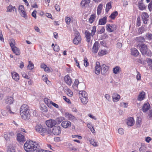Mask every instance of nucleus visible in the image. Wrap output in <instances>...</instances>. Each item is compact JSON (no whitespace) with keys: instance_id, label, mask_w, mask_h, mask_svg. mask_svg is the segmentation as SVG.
Here are the masks:
<instances>
[{"instance_id":"nucleus-1","label":"nucleus","mask_w":152,"mask_h":152,"mask_svg":"<svg viewBox=\"0 0 152 152\" xmlns=\"http://www.w3.org/2000/svg\"><path fill=\"white\" fill-rule=\"evenodd\" d=\"M39 147L38 142L30 141H27L25 143L23 147L27 152H37Z\"/></svg>"},{"instance_id":"nucleus-2","label":"nucleus","mask_w":152,"mask_h":152,"mask_svg":"<svg viewBox=\"0 0 152 152\" xmlns=\"http://www.w3.org/2000/svg\"><path fill=\"white\" fill-rule=\"evenodd\" d=\"M35 129L37 132L40 133L42 136L51 134V129L49 128L47 129L45 127H42L41 125H36L35 127Z\"/></svg>"},{"instance_id":"nucleus-3","label":"nucleus","mask_w":152,"mask_h":152,"mask_svg":"<svg viewBox=\"0 0 152 152\" xmlns=\"http://www.w3.org/2000/svg\"><path fill=\"white\" fill-rule=\"evenodd\" d=\"M96 31V27L95 26L92 27L91 33L88 30L85 31V34L87 42H90L91 37H93L95 35Z\"/></svg>"},{"instance_id":"nucleus-4","label":"nucleus","mask_w":152,"mask_h":152,"mask_svg":"<svg viewBox=\"0 0 152 152\" xmlns=\"http://www.w3.org/2000/svg\"><path fill=\"white\" fill-rule=\"evenodd\" d=\"M81 42V38L80 33L78 32H77L76 33L75 37L73 39V42L74 44L76 45H77L80 44Z\"/></svg>"},{"instance_id":"nucleus-5","label":"nucleus","mask_w":152,"mask_h":152,"mask_svg":"<svg viewBox=\"0 0 152 152\" xmlns=\"http://www.w3.org/2000/svg\"><path fill=\"white\" fill-rule=\"evenodd\" d=\"M117 28V26L115 24H107L106 25V30L109 32L114 31Z\"/></svg>"},{"instance_id":"nucleus-6","label":"nucleus","mask_w":152,"mask_h":152,"mask_svg":"<svg viewBox=\"0 0 152 152\" xmlns=\"http://www.w3.org/2000/svg\"><path fill=\"white\" fill-rule=\"evenodd\" d=\"M55 135H57L60 134L61 132V127L58 126H55L51 130V132Z\"/></svg>"},{"instance_id":"nucleus-7","label":"nucleus","mask_w":152,"mask_h":152,"mask_svg":"<svg viewBox=\"0 0 152 152\" xmlns=\"http://www.w3.org/2000/svg\"><path fill=\"white\" fill-rule=\"evenodd\" d=\"M57 122L53 120H49L46 121V124L48 128L47 129L50 128L52 127L55 124H56Z\"/></svg>"},{"instance_id":"nucleus-8","label":"nucleus","mask_w":152,"mask_h":152,"mask_svg":"<svg viewBox=\"0 0 152 152\" xmlns=\"http://www.w3.org/2000/svg\"><path fill=\"white\" fill-rule=\"evenodd\" d=\"M137 46L140 49V51L142 55L145 54V52L148 49L147 46L144 44H138Z\"/></svg>"},{"instance_id":"nucleus-9","label":"nucleus","mask_w":152,"mask_h":152,"mask_svg":"<svg viewBox=\"0 0 152 152\" xmlns=\"http://www.w3.org/2000/svg\"><path fill=\"white\" fill-rule=\"evenodd\" d=\"M141 17L143 23L144 24L147 23V22L149 19V17L148 14L145 12L142 13Z\"/></svg>"},{"instance_id":"nucleus-10","label":"nucleus","mask_w":152,"mask_h":152,"mask_svg":"<svg viewBox=\"0 0 152 152\" xmlns=\"http://www.w3.org/2000/svg\"><path fill=\"white\" fill-rule=\"evenodd\" d=\"M29 110H30L28 109V105L26 104H23L20 107V114L21 113L22 115H23L24 113H25V112Z\"/></svg>"},{"instance_id":"nucleus-11","label":"nucleus","mask_w":152,"mask_h":152,"mask_svg":"<svg viewBox=\"0 0 152 152\" xmlns=\"http://www.w3.org/2000/svg\"><path fill=\"white\" fill-rule=\"evenodd\" d=\"M29 112L30 110L27 111L26 112H25V113H24L23 115H22L21 113L20 114L22 118L25 120L29 119L31 116L30 113Z\"/></svg>"},{"instance_id":"nucleus-12","label":"nucleus","mask_w":152,"mask_h":152,"mask_svg":"<svg viewBox=\"0 0 152 152\" xmlns=\"http://www.w3.org/2000/svg\"><path fill=\"white\" fill-rule=\"evenodd\" d=\"M150 105L148 102L145 103L142 107V110L144 113H146L150 108Z\"/></svg>"},{"instance_id":"nucleus-13","label":"nucleus","mask_w":152,"mask_h":152,"mask_svg":"<svg viewBox=\"0 0 152 152\" xmlns=\"http://www.w3.org/2000/svg\"><path fill=\"white\" fill-rule=\"evenodd\" d=\"M101 68L100 63L97 62L96 63V65L95 68V73L96 75H99L101 71Z\"/></svg>"},{"instance_id":"nucleus-14","label":"nucleus","mask_w":152,"mask_h":152,"mask_svg":"<svg viewBox=\"0 0 152 152\" xmlns=\"http://www.w3.org/2000/svg\"><path fill=\"white\" fill-rule=\"evenodd\" d=\"M17 140L20 142L25 141L26 139L24 136L21 133H18L17 135Z\"/></svg>"},{"instance_id":"nucleus-15","label":"nucleus","mask_w":152,"mask_h":152,"mask_svg":"<svg viewBox=\"0 0 152 152\" xmlns=\"http://www.w3.org/2000/svg\"><path fill=\"white\" fill-rule=\"evenodd\" d=\"M65 117L67 118L68 120L70 121H75L76 119V118L74 116L72 115L69 113H66L65 114Z\"/></svg>"},{"instance_id":"nucleus-16","label":"nucleus","mask_w":152,"mask_h":152,"mask_svg":"<svg viewBox=\"0 0 152 152\" xmlns=\"http://www.w3.org/2000/svg\"><path fill=\"white\" fill-rule=\"evenodd\" d=\"M101 72L102 75H105L109 69L108 66H106L105 64H103L101 68Z\"/></svg>"},{"instance_id":"nucleus-17","label":"nucleus","mask_w":152,"mask_h":152,"mask_svg":"<svg viewBox=\"0 0 152 152\" xmlns=\"http://www.w3.org/2000/svg\"><path fill=\"white\" fill-rule=\"evenodd\" d=\"M90 1L91 0H83L80 3L82 7L85 8L88 6Z\"/></svg>"},{"instance_id":"nucleus-18","label":"nucleus","mask_w":152,"mask_h":152,"mask_svg":"<svg viewBox=\"0 0 152 152\" xmlns=\"http://www.w3.org/2000/svg\"><path fill=\"white\" fill-rule=\"evenodd\" d=\"M113 101L115 102H117L118 101L120 98V95L118 94L115 93L113 94L112 96Z\"/></svg>"},{"instance_id":"nucleus-19","label":"nucleus","mask_w":152,"mask_h":152,"mask_svg":"<svg viewBox=\"0 0 152 152\" xmlns=\"http://www.w3.org/2000/svg\"><path fill=\"white\" fill-rule=\"evenodd\" d=\"M99 43L98 42H95L94 45L92 49L93 52L94 53H97L99 49Z\"/></svg>"},{"instance_id":"nucleus-20","label":"nucleus","mask_w":152,"mask_h":152,"mask_svg":"<svg viewBox=\"0 0 152 152\" xmlns=\"http://www.w3.org/2000/svg\"><path fill=\"white\" fill-rule=\"evenodd\" d=\"M71 123L69 121H64L62 122L61 126L65 128L70 127L71 126Z\"/></svg>"},{"instance_id":"nucleus-21","label":"nucleus","mask_w":152,"mask_h":152,"mask_svg":"<svg viewBox=\"0 0 152 152\" xmlns=\"http://www.w3.org/2000/svg\"><path fill=\"white\" fill-rule=\"evenodd\" d=\"M147 30V27L145 25L142 26L141 27L138 29L137 33L139 34H141Z\"/></svg>"},{"instance_id":"nucleus-22","label":"nucleus","mask_w":152,"mask_h":152,"mask_svg":"<svg viewBox=\"0 0 152 152\" xmlns=\"http://www.w3.org/2000/svg\"><path fill=\"white\" fill-rule=\"evenodd\" d=\"M127 124L129 126H133L134 124V120L132 117L128 118L127 121Z\"/></svg>"},{"instance_id":"nucleus-23","label":"nucleus","mask_w":152,"mask_h":152,"mask_svg":"<svg viewBox=\"0 0 152 152\" xmlns=\"http://www.w3.org/2000/svg\"><path fill=\"white\" fill-rule=\"evenodd\" d=\"M11 75L13 79L16 81H18L19 79V76L18 74L15 72L11 73Z\"/></svg>"},{"instance_id":"nucleus-24","label":"nucleus","mask_w":152,"mask_h":152,"mask_svg":"<svg viewBox=\"0 0 152 152\" xmlns=\"http://www.w3.org/2000/svg\"><path fill=\"white\" fill-rule=\"evenodd\" d=\"M64 80L69 85H70L72 83V80L70 77L68 75H66L64 77Z\"/></svg>"},{"instance_id":"nucleus-25","label":"nucleus","mask_w":152,"mask_h":152,"mask_svg":"<svg viewBox=\"0 0 152 152\" xmlns=\"http://www.w3.org/2000/svg\"><path fill=\"white\" fill-rule=\"evenodd\" d=\"M107 17L105 16L99 19L98 25H104L105 24L107 21Z\"/></svg>"},{"instance_id":"nucleus-26","label":"nucleus","mask_w":152,"mask_h":152,"mask_svg":"<svg viewBox=\"0 0 152 152\" xmlns=\"http://www.w3.org/2000/svg\"><path fill=\"white\" fill-rule=\"evenodd\" d=\"M131 53L132 55L136 57L139 55V53L137 49L134 48L131 49Z\"/></svg>"},{"instance_id":"nucleus-27","label":"nucleus","mask_w":152,"mask_h":152,"mask_svg":"<svg viewBox=\"0 0 152 152\" xmlns=\"http://www.w3.org/2000/svg\"><path fill=\"white\" fill-rule=\"evenodd\" d=\"M13 99L11 97H7L5 100V102L7 104H11L13 103Z\"/></svg>"},{"instance_id":"nucleus-28","label":"nucleus","mask_w":152,"mask_h":152,"mask_svg":"<svg viewBox=\"0 0 152 152\" xmlns=\"http://www.w3.org/2000/svg\"><path fill=\"white\" fill-rule=\"evenodd\" d=\"M145 93L144 92H142L140 93L138 95L137 99L139 101H142L145 98Z\"/></svg>"},{"instance_id":"nucleus-29","label":"nucleus","mask_w":152,"mask_h":152,"mask_svg":"<svg viewBox=\"0 0 152 152\" xmlns=\"http://www.w3.org/2000/svg\"><path fill=\"white\" fill-rule=\"evenodd\" d=\"M82 96H80V98L82 103L83 104H87L88 101V99L87 97H84Z\"/></svg>"},{"instance_id":"nucleus-30","label":"nucleus","mask_w":152,"mask_h":152,"mask_svg":"<svg viewBox=\"0 0 152 152\" xmlns=\"http://www.w3.org/2000/svg\"><path fill=\"white\" fill-rule=\"evenodd\" d=\"M79 96L80 98V96H82V97H87L88 96V94L86 91H80L79 92Z\"/></svg>"},{"instance_id":"nucleus-31","label":"nucleus","mask_w":152,"mask_h":152,"mask_svg":"<svg viewBox=\"0 0 152 152\" xmlns=\"http://www.w3.org/2000/svg\"><path fill=\"white\" fill-rule=\"evenodd\" d=\"M138 7L140 10H141L145 9L146 7L143 3L141 2H139Z\"/></svg>"},{"instance_id":"nucleus-32","label":"nucleus","mask_w":152,"mask_h":152,"mask_svg":"<svg viewBox=\"0 0 152 152\" xmlns=\"http://www.w3.org/2000/svg\"><path fill=\"white\" fill-rule=\"evenodd\" d=\"M118 12L116 11H115L111 14V15L109 16V17L112 20H114L115 17L118 15Z\"/></svg>"},{"instance_id":"nucleus-33","label":"nucleus","mask_w":152,"mask_h":152,"mask_svg":"<svg viewBox=\"0 0 152 152\" xmlns=\"http://www.w3.org/2000/svg\"><path fill=\"white\" fill-rule=\"evenodd\" d=\"M13 52L17 55H20V52L19 50L17 47H14L12 49Z\"/></svg>"},{"instance_id":"nucleus-34","label":"nucleus","mask_w":152,"mask_h":152,"mask_svg":"<svg viewBox=\"0 0 152 152\" xmlns=\"http://www.w3.org/2000/svg\"><path fill=\"white\" fill-rule=\"evenodd\" d=\"M120 68L118 66H117L113 68V71L115 74H117L119 72Z\"/></svg>"},{"instance_id":"nucleus-35","label":"nucleus","mask_w":152,"mask_h":152,"mask_svg":"<svg viewBox=\"0 0 152 152\" xmlns=\"http://www.w3.org/2000/svg\"><path fill=\"white\" fill-rule=\"evenodd\" d=\"M136 40L138 42H143L145 41V39L143 37H139L136 38Z\"/></svg>"},{"instance_id":"nucleus-36","label":"nucleus","mask_w":152,"mask_h":152,"mask_svg":"<svg viewBox=\"0 0 152 152\" xmlns=\"http://www.w3.org/2000/svg\"><path fill=\"white\" fill-rule=\"evenodd\" d=\"M141 119L140 117H137V119L136 121V125L137 127H139L141 126Z\"/></svg>"},{"instance_id":"nucleus-37","label":"nucleus","mask_w":152,"mask_h":152,"mask_svg":"<svg viewBox=\"0 0 152 152\" xmlns=\"http://www.w3.org/2000/svg\"><path fill=\"white\" fill-rule=\"evenodd\" d=\"M96 16L95 15H91L90 18L89 19V21L91 23H92L94 21Z\"/></svg>"},{"instance_id":"nucleus-38","label":"nucleus","mask_w":152,"mask_h":152,"mask_svg":"<svg viewBox=\"0 0 152 152\" xmlns=\"http://www.w3.org/2000/svg\"><path fill=\"white\" fill-rule=\"evenodd\" d=\"M15 41L13 39H11L10 42V45L12 49L14 47H16L15 45Z\"/></svg>"},{"instance_id":"nucleus-39","label":"nucleus","mask_w":152,"mask_h":152,"mask_svg":"<svg viewBox=\"0 0 152 152\" xmlns=\"http://www.w3.org/2000/svg\"><path fill=\"white\" fill-rule=\"evenodd\" d=\"M66 94L70 97H72L73 95V93L72 91L70 89H68L66 90Z\"/></svg>"},{"instance_id":"nucleus-40","label":"nucleus","mask_w":152,"mask_h":152,"mask_svg":"<svg viewBox=\"0 0 152 152\" xmlns=\"http://www.w3.org/2000/svg\"><path fill=\"white\" fill-rule=\"evenodd\" d=\"M111 8V5L110 3H108L107 4L106 6V12H108L109 10Z\"/></svg>"},{"instance_id":"nucleus-41","label":"nucleus","mask_w":152,"mask_h":152,"mask_svg":"<svg viewBox=\"0 0 152 152\" xmlns=\"http://www.w3.org/2000/svg\"><path fill=\"white\" fill-rule=\"evenodd\" d=\"M142 55L147 56H151L152 55V53L151 51L148 49L145 52V54H143Z\"/></svg>"},{"instance_id":"nucleus-42","label":"nucleus","mask_w":152,"mask_h":152,"mask_svg":"<svg viewBox=\"0 0 152 152\" xmlns=\"http://www.w3.org/2000/svg\"><path fill=\"white\" fill-rule=\"evenodd\" d=\"M28 67L30 70H32L34 68V65L31 61H29V64L28 66Z\"/></svg>"},{"instance_id":"nucleus-43","label":"nucleus","mask_w":152,"mask_h":152,"mask_svg":"<svg viewBox=\"0 0 152 152\" xmlns=\"http://www.w3.org/2000/svg\"><path fill=\"white\" fill-rule=\"evenodd\" d=\"M145 150L146 147L144 145H142L139 149V151L140 152H145Z\"/></svg>"},{"instance_id":"nucleus-44","label":"nucleus","mask_w":152,"mask_h":152,"mask_svg":"<svg viewBox=\"0 0 152 152\" xmlns=\"http://www.w3.org/2000/svg\"><path fill=\"white\" fill-rule=\"evenodd\" d=\"M107 51L106 50H101L98 53V55L100 56H102L103 55L106 54Z\"/></svg>"},{"instance_id":"nucleus-45","label":"nucleus","mask_w":152,"mask_h":152,"mask_svg":"<svg viewBox=\"0 0 152 152\" xmlns=\"http://www.w3.org/2000/svg\"><path fill=\"white\" fill-rule=\"evenodd\" d=\"M65 21L66 24L69 25L72 22L71 19L69 17H67L65 19Z\"/></svg>"},{"instance_id":"nucleus-46","label":"nucleus","mask_w":152,"mask_h":152,"mask_svg":"<svg viewBox=\"0 0 152 152\" xmlns=\"http://www.w3.org/2000/svg\"><path fill=\"white\" fill-rule=\"evenodd\" d=\"M147 62L149 66L152 69V60L150 58L147 59Z\"/></svg>"},{"instance_id":"nucleus-47","label":"nucleus","mask_w":152,"mask_h":152,"mask_svg":"<svg viewBox=\"0 0 152 152\" xmlns=\"http://www.w3.org/2000/svg\"><path fill=\"white\" fill-rule=\"evenodd\" d=\"M90 142L91 144L94 146H97L96 142L94 141V140L91 139L90 140Z\"/></svg>"},{"instance_id":"nucleus-48","label":"nucleus","mask_w":152,"mask_h":152,"mask_svg":"<svg viewBox=\"0 0 152 152\" xmlns=\"http://www.w3.org/2000/svg\"><path fill=\"white\" fill-rule=\"evenodd\" d=\"M146 36L148 40H151L152 39V34L150 33H147Z\"/></svg>"},{"instance_id":"nucleus-49","label":"nucleus","mask_w":152,"mask_h":152,"mask_svg":"<svg viewBox=\"0 0 152 152\" xmlns=\"http://www.w3.org/2000/svg\"><path fill=\"white\" fill-rule=\"evenodd\" d=\"M54 50L55 51L58 52L59 50V47L57 45H55L54 47Z\"/></svg>"},{"instance_id":"nucleus-50","label":"nucleus","mask_w":152,"mask_h":152,"mask_svg":"<svg viewBox=\"0 0 152 152\" xmlns=\"http://www.w3.org/2000/svg\"><path fill=\"white\" fill-rule=\"evenodd\" d=\"M137 25L138 26H139L140 25V16L138 17V18H137Z\"/></svg>"},{"instance_id":"nucleus-51","label":"nucleus","mask_w":152,"mask_h":152,"mask_svg":"<svg viewBox=\"0 0 152 152\" xmlns=\"http://www.w3.org/2000/svg\"><path fill=\"white\" fill-rule=\"evenodd\" d=\"M36 13L37 11L36 10H34L31 14L32 16L34 17L35 19L37 18Z\"/></svg>"},{"instance_id":"nucleus-52","label":"nucleus","mask_w":152,"mask_h":152,"mask_svg":"<svg viewBox=\"0 0 152 152\" xmlns=\"http://www.w3.org/2000/svg\"><path fill=\"white\" fill-rule=\"evenodd\" d=\"M13 7L11 5H9L7 8V12H11L12 10Z\"/></svg>"},{"instance_id":"nucleus-53","label":"nucleus","mask_w":152,"mask_h":152,"mask_svg":"<svg viewBox=\"0 0 152 152\" xmlns=\"http://www.w3.org/2000/svg\"><path fill=\"white\" fill-rule=\"evenodd\" d=\"M18 9L20 11V12H22L24 11V8L23 5H20L19 6Z\"/></svg>"},{"instance_id":"nucleus-54","label":"nucleus","mask_w":152,"mask_h":152,"mask_svg":"<svg viewBox=\"0 0 152 152\" xmlns=\"http://www.w3.org/2000/svg\"><path fill=\"white\" fill-rule=\"evenodd\" d=\"M84 65L86 67L88 66L89 65L88 62L86 58H85L84 59Z\"/></svg>"},{"instance_id":"nucleus-55","label":"nucleus","mask_w":152,"mask_h":152,"mask_svg":"<svg viewBox=\"0 0 152 152\" xmlns=\"http://www.w3.org/2000/svg\"><path fill=\"white\" fill-rule=\"evenodd\" d=\"M105 31V29L104 27H102L99 31H98L97 33L99 34L103 33Z\"/></svg>"},{"instance_id":"nucleus-56","label":"nucleus","mask_w":152,"mask_h":152,"mask_svg":"<svg viewBox=\"0 0 152 152\" xmlns=\"http://www.w3.org/2000/svg\"><path fill=\"white\" fill-rule=\"evenodd\" d=\"M148 116L150 119H152V110H149L148 113Z\"/></svg>"},{"instance_id":"nucleus-57","label":"nucleus","mask_w":152,"mask_h":152,"mask_svg":"<svg viewBox=\"0 0 152 152\" xmlns=\"http://www.w3.org/2000/svg\"><path fill=\"white\" fill-rule=\"evenodd\" d=\"M50 101H50V100L48 99V98H45L44 99V102H45V103L47 104L48 105V104H49V103H50Z\"/></svg>"},{"instance_id":"nucleus-58","label":"nucleus","mask_w":152,"mask_h":152,"mask_svg":"<svg viewBox=\"0 0 152 152\" xmlns=\"http://www.w3.org/2000/svg\"><path fill=\"white\" fill-rule=\"evenodd\" d=\"M10 135L9 134H5L4 135V137L6 140H8L10 139Z\"/></svg>"},{"instance_id":"nucleus-59","label":"nucleus","mask_w":152,"mask_h":152,"mask_svg":"<svg viewBox=\"0 0 152 152\" xmlns=\"http://www.w3.org/2000/svg\"><path fill=\"white\" fill-rule=\"evenodd\" d=\"M148 8L150 12L152 10V1L148 5Z\"/></svg>"},{"instance_id":"nucleus-60","label":"nucleus","mask_w":152,"mask_h":152,"mask_svg":"<svg viewBox=\"0 0 152 152\" xmlns=\"http://www.w3.org/2000/svg\"><path fill=\"white\" fill-rule=\"evenodd\" d=\"M118 132L119 134H124V130L122 128H120L118 129Z\"/></svg>"},{"instance_id":"nucleus-61","label":"nucleus","mask_w":152,"mask_h":152,"mask_svg":"<svg viewBox=\"0 0 152 152\" xmlns=\"http://www.w3.org/2000/svg\"><path fill=\"white\" fill-rule=\"evenodd\" d=\"M50 104H51L52 105L56 108H58L59 107L58 104L54 103L52 101H50Z\"/></svg>"},{"instance_id":"nucleus-62","label":"nucleus","mask_w":152,"mask_h":152,"mask_svg":"<svg viewBox=\"0 0 152 152\" xmlns=\"http://www.w3.org/2000/svg\"><path fill=\"white\" fill-rule=\"evenodd\" d=\"M136 77L137 80H140L141 79V76L139 72H137V74L136 76Z\"/></svg>"},{"instance_id":"nucleus-63","label":"nucleus","mask_w":152,"mask_h":152,"mask_svg":"<svg viewBox=\"0 0 152 152\" xmlns=\"http://www.w3.org/2000/svg\"><path fill=\"white\" fill-rule=\"evenodd\" d=\"M55 7L57 11H60V7L57 4H56L55 6Z\"/></svg>"},{"instance_id":"nucleus-64","label":"nucleus","mask_w":152,"mask_h":152,"mask_svg":"<svg viewBox=\"0 0 152 152\" xmlns=\"http://www.w3.org/2000/svg\"><path fill=\"white\" fill-rule=\"evenodd\" d=\"M7 152H15V149H11L10 148H8L7 149Z\"/></svg>"}]
</instances>
